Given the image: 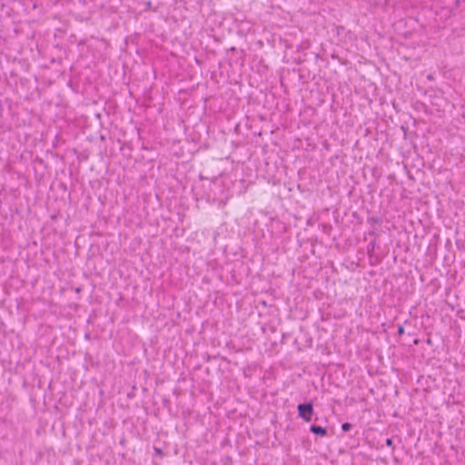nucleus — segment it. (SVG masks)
<instances>
[{
  "instance_id": "nucleus-6",
  "label": "nucleus",
  "mask_w": 465,
  "mask_h": 465,
  "mask_svg": "<svg viewBox=\"0 0 465 465\" xmlns=\"http://www.w3.org/2000/svg\"><path fill=\"white\" fill-rule=\"evenodd\" d=\"M370 247H371V250H373V249H374V247H375V242H371L369 243V246H368V249H369V250H370Z\"/></svg>"
},
{
  "instance_id": "nucleus-5",
  "label": "nucleus",
  "mask_w": 465,
  "mask_h": 465,
  "mask_svg": "<svg viewBox=\"0 0 465 465\" xmlns=\"http://www.w3.org/2000/svg\"><path fill=\"white\" fill-rule=\"evenodd\" d=\"M386 445L389 446V447H393V440L391 438H388L386 440Z\"/></svg>"
},
{
  "instance_id": "nucleus-1",
  "label": "nucleus",
  "mask_w": 465,
  "mask_h": 465,
  "mask_svg": "<svg viewBox=\"0 0 465 465\" xmlns=\"http://www.w3.org/2000/svg\"><path fill=\"white\" fill-rule=\"evenodd\" d=\"M297 409L301 418L307 422L312 420V416L313 414V405L312 402L300 403Z\"/></svg>"
},
{
  "instance_id": "nucleus-7",
  "label": "nucleus",
  "mask_w": 465,
  "mask_h": 465,
  "mask_svg": "<svg viewBox=\"0 0 465 465\" xmlns=\"http://www.w3.org/2000/svg\"><path fill=\"white\" fill-rule=\"evenodd\" d=\"M461 318L465 319V316H464V317H463V316H461Z\"/></svg>"
},
{
  "instance_id": "nucleus-3",
  "label": "nucleus",
  "mask_w": 465,
  "mask_h": 465,
  "mask_svg": "<svg viewBox=\"0 0 465 465\" xmlns=\"http://www.w3.org/2000/svg\"><path fill=\"white\" fill-rule=\"evenodd\" d=\"M352 428V424L349 423V422H345L341 425V430L343 431H349Z\"/></svg>"
},
{
  "instance_id": "nucleus-2",
  "label": "nucleus",
  "mask_w": 465,
  "mask_h": 465,
  "mask_svg": "<svg viewBox=\"0 0 465 465\" xmlns=\"http://www.w3.org/2000/svg\"><path fill=\"white\" fill-rule=\"evenodd\" d=\"M310 430L314 433L315 435L325 437L327 435V430L322 426H318L315 424H312L310 427Z\"/></svg>"
},
{
  "instance_id": "nucleus-4",
  "label": "nucleus",
  "mask_w": 465,
  "mask_h": 465,
  "mask_svg": "<svg viewBox=\"0 0 465 465\" xmlns=\"http://www.w3.org/2000/svg\"><path fill=\"white\" fill-rule=\"evenodd\" d=\"M404 331H405V330H404L403 325H400V326L398 327V334H399V335H402V334L404 333Z\"/></svg>"
}]
</instances>
